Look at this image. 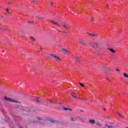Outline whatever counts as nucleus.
<instances>
[{"mask_svg": "<svg viewBox=\"0 0 128 128\" xmlns=\"http://www.w3.org/2000/svg\"><path fill=\"white\" fill-rule=\"evenodd\" d=\"M39 52H40L39 50Z\"/></svg>", "mask_w": 128, "mask_h": 128, "instance_id": "40", "label": "nucleus"}, {"mask_svg": "<svg viewBox=\"0 0 128 128\" xmlns=\"http://www.w3.org/2000/svg\"><path fill=\"white\" fill-rule=\"evenodd\" d=\"M34 100H35V102H40V100L39 98H36L34 99Z\"/></svg>", "mask_w": 128, "mask_h": 128, "instance_id": "16", "label": "nucleus"}, {"mask_svg": "<svg viewBox=\"0 0 128 128\" xmlns=\"http://www.w3.org/2000/svg\"><path fill=\"white\" fill-rule=\"evenodd\" d=\"M20 31H19L18 32V34H20Z\"/></svg>", "mask_w": 128, "mask_h": 128, "instance_id": "36", "label": "nucleus"}, {"mask_svg": "<svg viewBox=\"0 0 128 128\" xmlns=\"http://www.w3.org/2000/svg\"><path fill=\"white\" fill-rule=\"evenodd\" d=\"M32 4H34V2H36V0H32Z\"/></svg>", "mask_w": 128, "mask_h": 128, "instance_id": "28", "label": "nucleus"}, {"mask_svg": "<svg viewBox=\"0 0 128 128\" xmlns=\"http://www.w3.org/2000/svg\"><path fill=\"white\" fill-rule=\"evenodd\" d=\"M40 50H42V48H40Z\"/></svg>", "mask_w": 128, "mask_h": 128, "instance_id": "37", "label": "nucleus"}, {"mask_svg": "<svg viewBox=\"0 0 128 128\" xmlns=\"http://www.w3.org/2000/svg\"><path fill=\"white\" fill-rule=\"evenodd\" d=\"M107 6H108V5H107Z\"/></svg>", "mask_w": 128, "mask_h": 128, "instance_id": "39", "label": "nucleus"}, {"mask_svg": "<svg viewBox=\"0 0 128 128\" xmlns=\"http://www.w3.org/2000/svg\"><path fill=\"white\" fill-rule=\"evenodd\" d=\"M78 118H79V120H82V118L81 117H78Z\"/></svg>", "mask_w": 128, "mask_h": 128, "instance_id": "31", "label": "nucleus"}, {"mask_svg": "<svg viewBox=\"0 0 128 128\" xmlns=\"http://www.w3.org/2000/svg\"><path fill=\"white\" fill-rule=\"evenodd\" d=\"M80 58L79 56H77L75 57V60L76 62H80Z\"/></svg>", "mask_w": 128, "mask_h": 128, "instance_id": "10", "label": "nucleus"}, {"mask_svg": "<svg viewBox=\"0 0 128 128\" xmlns=\"http://www.w3.org/2000/svg\"><path fill=\"white\" fill-rule=\"evenodd\" d=\"M78 118H72V120H76Z\"/></svg>", "mask_w": 128, "mask_h": 128, "instance_id": "26", "label": "nucleus"}, {"mask_svg": "<svg viewBox=\"0 0 128 128\" xmlns=\"http://www.w3.org/2000/svg\"><path fill=\"white\" fill-rule=\"evenodd\" d=\"M2 28V30L4 31H4H8V28H4H4Z\"/></svg>", "mask_w": 128, "mask_h": 128, "instance_id": "19", "label": "nucleus"}, {"mask_svg": "<svg viewBox=\"0 0 128 128\" xmlns=\"http://www.w3.org/2000/svg\"><path fill=\"white\" fill-rule=\"evenodd\" d=\"M108 50H110V52H112L113 54H114V52H116V50H114L112 48H108Z\"/></svg>", "mask_w": 128, "mask_h": 128, "instance_id": "14", "label": "nucleus"}, {"mask_svg": "<svg viewBox=\"0 0 128 128\" xmlns=\"http://www.w3.org/2000/svg\"><path fill=\"white\" fill-rule=\"evenodd\" d=\"M66 32H64L62 33V36H66Z\"/></svg>", "mask_w": 128, "mask_h": 128, "instance_id": "25", "label": "nucleus"}, {"mask_svg": "<svg viewBox=\"0 0 128 128\" xmlns=\"http://www.w3.org/2000/svg\"><path fill=\"white\" fill-rule=\"evenodd\" d=\"M50 56H52V58H54V60H56V62H60L61 60L60 58V57H58V56H57L56 54H50Z\"/></svg>", "mask_w": 128, "mask_h": 128, "instance_id": "4", "label": "nucleus"}, {"mask_svg": "<svg viewBox=\"0 0 128 128\" xmlns=\"http://www.w3.org/2000/svg\"><path fill=\"white\" fill-rule=\"evenodd\" d=\"M46 106H48V104L47 103V104H46Z\"/></svg>", "mask_w": 128, "mask_h": 128, "instance_id": "35", "label": "nucleus"}, {"mask_svg": "<svg viewBox=\"0 0 128 128\" xmlns=\"http://www.w3.org/2000/svg\"><path fill=\"white\" fill-rule=\"evenodd\" d=\"M49 102H50V104H52L54 102H52L50 100H49Z\"/></svg>", "mask_w": 128, "mask_h": 128, "instance_id": "32", "label": "nucleus"}, {"mask_svg": "<svg viewBox=\"0 0 128 128\" xmlns=\"http://www.w3.org/2000/svg\"><path fill=\"white\" fill-rule=\"evenodd\" d=\"M80 42L81 44H83V45L86 44V42H84V40H81L80 41Z\"/></svg>", "mask_w": 128, "mask_h": 128, "instance_id": "15", "label": "nucleus"}, {"mask_svg": "<svg viewBox=\"0 0 128 128\" xmlns=\"http://www.w3.org/2000/svg\"><path fill=\"white\" fill-rule=\"evenodd\" d=\"M63 26H64V28H66V30H68V24H63Z\"/></svg>", "mask_w": 128, "mask_h": 128, "instance_id": "9", "label": "nucleus"}, {"mask_svg": "<svg viewBox=\"0 0 128 128\" xmlns=\"http://www.w3.org/2000/svg\"><path fill=\"white\" fill-rule=\"evenodd\" d=\"M96 20V18H94V17H92L91 18V21L92 22H94V20Z\"/></svg>", "mask_w": 128, "mask_h": 128, "instance_id": "24", "label": "nucleus"}, {"mask_svg": "<svg viewBox=\"0 0 128 128\" xmlns=\"http://www.w3.org/2000/svg\"><path fill=\"white\" fill-rule=\"evenodd\" d=\"M90 122L92 124H96V120H90Z\"/></svg>", "mask_w": 128, "mask_h": 128, "instance_id": "11", "label": "nucleus"}, {"mask_svg": "<svg viewBox=\"0 0 128 128\" xmlns=\"http://www.w3.org/2000/svg\"><path fill=\"white\" fill-rule=\"evenodd\" d=\"M37 18H38V20H44V18H46V17L44 16H37Z\"/></svg>", "mask_w": 128, "mask_h": 128, "instance_id": "7", "label": "nucleus"}, {"mask_svg": "<svg viewBox=\"0 0 128 128\" xmlns=\"http://www.w3.org/2000/svg\"><path fill=\"white\" fill-rule=\"evenodd\" d=\"M51 24H54V26H60V25L58 22H56L54 20L50 21Z\"/></svg>", "mask_w": 128, "mask_h": 128, "instance_id": "6", "label": "nucleus"}, {"mask_svg": "<svg viewBox=\"0 0 128 128\" xmlns=\"http://www.w3.org/2000/svg\"><path fill=\"white\" fill-rule=\"evenodd\" d=\"M50 4H52V6L54 5V3H52V2H50Z\"/></svg>", "mask_w": 128, "mask_h": 128, "instance_id": "33", "label": "nucleus"}, {"mask_svg": "<svg viewBox=\"0 0 128 128\" xmlns=\"http://www.w3.org/2000/svg\"><path fill=\"white\" fill-rule=\"evenodd\" d=\"M6 12L7 13H8L9 14H10V10H8V8H6Z\"/></svg>", "mask_w": 128, "mask_h": 128, "instance_id": "21", "label": "nucleus"}, {"mask_svg": "<svg viewBox=\"0 0 128 128\" xmlns=\"http://www.w3.org/2000/svg\"><path fill=\"white\" fill-rule=\"evenodd\" d=\"M116 72H120V70L118 68L116 69Z\"/></svg>", "mask_w": 128, "mask_h": 128, "instance_id": "34", "label": "nucleus"}, {"mask_svg": "<svg viewBox=\"0 0 128 128\" xmlns=\"http://www.w3.org/2000/svg\"><path fill=\"white\" fill-rule=\"evenodd\" d=\"M98 36V34H92V38H96Z\"/></svg>", "mask_w": 128, "mask_h": 128, "instance_id": "20", "label": "nucleus"}, {"mask_svg": "<svg viewBox=\"0 0 128 128\" xmlns=\"http://www.w3.org/2000/svg\"><path fill=\"white\" fill-rule=\"evenodd\" d=\"M12 3L10 2H8V4H9V6H10V4H12Z\"/></svg>", "mask_w": 128, "mask_h": 128, "instance_id": "29", "label": "nucleus"}, {"mask_svg": "<svg viewBox=\"0 0 128 128\" xmlns=\"http://www.w3.org/2000/svg\"><path fill=\"white\" fill-rule=\"evenodd\" d=\"M123 76L124 78H128V75L126 74V73H124Z\"/></svg>", "mask_w": 128, "mask_h": 128, "instance_id": "17", "label": "nucleus"}, {"mask_svg": "<svg viewBox=\"0 0 128 128\" xmlns=\"http://www.w3.org/2000/svg\"><path fill=\"white\" fill-rule=\"evenodd\" d=\"M88 36H92V33H88Z\"/></svg>", "mask_w": 128, "mask_h": 128, "instance_id": "30", "label": "nucleus"}, {"mask_svg": "<svg viewBox=\"0 0 128 128\" xmlns=\"http://www.w3.org/2000/svg\"><path fill=\"white\" fill-rule=\"evenodd\" d=\"M62 50L63 54H65L70 53V52L68 50L64 48H62Z\"/></svg>", "mask_w": 128, "mask_h": 128, "instance_id": "5", "label": "nucleus"}, {"mask_svg": "<svg viewBox=\"0 0 128 128\" xmlns=\"http://www.w3.org/2000/svg\"><path fill=\"white\" fill-rule=\"evenodd\" d=\"M126 128H128V127Z\"/></svg>", "mask_w": 128, "mask_h": 128, "instance_id": "41", "label": "nucleus"}, {"mask_svg": "<svg viewBox=\"0 0 128 128\" xmlns=\"http://www.w3.org/2000/svg\"><path fill=\"white\" fill-rule=\"evenodd\" d=\"M96 124H97V126H102V124L100 122H97L96 123Z\"/></svg>", "mask_w": 128, "mask_h": 128, "instance_id": "22", "label": "nucleus"}, {"mask_svg": "<svg viewBox=\"0 0 128 128\" xmlns=\"http://www.w3.org/2000/svg\"><path fill=\"white\" fill-rule=\"evenodd\" d=\"M71 96L74 98H78V96L76 94H72Z\"/></svg>", "mask_w": 128, "mask_h": 128, "instance_id": "12", "label": "nucleus"}, {"mask_svg": "<svg viewBox=\"0 0 128 128\" xmlns=\"http://www.w3.org/2000/svg\"><path fill=\"white\" fill-rule=\"evenodd\" d=\"M104 128H112V126H110L108 124L105 125L104 126Z\"/></svg>", "mask_w": 128, "mask_h": 128, "instance_id": "13", "label": "nucleus"}, {"mask_svg": "<svg viewBox=\"0 0 128 128\" xmlns=\"http://www.w3.org/2000/svg\"><path fill=\"white\" fill-rule=\"evenodd\" d=\"M30 122L34 124L38 122V124H50V126H53L54 124L56 122V120H44L40 117H33L31 118Z\"/></svg>", "mask_w": 128, "mask_h": 128, "instance_id": "1", "label": "nucleus"}, {"mask_svg": "<svg viewBox=\"0 0 128 128\" xmlns=\"http://www.w3.org/2000/svg\"><path fill=\"white\" fill-rule=\"evenodd\" d=\"M64 110H72V109H70V108H64Z\"/></svg>", "mask_w": 128, "mask_h": 128, "instance_id": "18", "label": "nucleus"}, {"mask_svg": "<svg viewBox=\"0 0 128 128\" xmlns=\"http://www.w3.org/2000/svg\"><path fill=\"white\" fill-rule=\"evenodd\" d=\"M79 84H80V86H81L82 88H84L85 86L84 84L82 83H79Z\"/></svg>", "mask_w": 128, "mask_h": 128, "instance_id": "23", "label": "nucleus"}, {"mask_svg": "<svg viewBox=\"0 0 128 128\" xmlns=\"http://www.w3.org/2000/svg\"><path fill=\"white\" fill-rule=\"evenodd\" d=\"M83 100H86L84 99H82Z\"/></svg>", "mask_w": 128, "mask_h": 128, "instance_id": "38", "label": "nucleus"}, {"mask_svg": "<svg viewBox=\"0 0 128 128\" xmlns=\"http://www.w3.org/2000/svg\"><path fill=\"white\" fill-rule=\"evenodd\" d=\"M89 44L90 46L92 48H96L98 47V43L94 42H89Z\"/></svg>", "mask_w": 128, "mask_h": 128, "instance_id": "2", "label": "nucleus"}, {"mask_svg": "<svg viewBox=\"0 0 128 128\" xmlns=\"http://www.w3.org/2000/svg\"><path fill=\"white\" fill-rule=\"evenodd\" d=\"M30 40L32 42H36V38L32 36H30Z\"/></svg>", "mask_w": 128, "mask_h": 128, "instance_id": "8", "label": "nucleus"}, {"mask_svg": "<svg viewBox=\"0 0 128 128\" xmlns=\"http://www.w3.org/2000/svg\"><path fill=\"white\" fill-rule=\"evenodd\" d=\"M4 100L7 102H15L16 104L18 103V101L17 100H15L6 96L4 97Z\"/></svg>", "mask_w": 128, "mask_h": 128, "instance_id": "3", "label": "nucleus"}, {"mask_svg": "<svg viewBox=\"0 0 128 128\" xmlns=\"http://www.w3.org/2000/svg\"><path fill=\"white\" fill-rule=\"evenodd\" d=\"M118 116H120V118H124V116H122V115L120 114V113H118Z\"/></svg>", "mask_w": 128, "mask_h": 128, "instance_id": "27", "label": "nucleus"}]
</instances>
